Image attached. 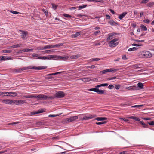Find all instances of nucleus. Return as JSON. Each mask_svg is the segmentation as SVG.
I'll return each instance as SVG.
<instances>
[{"mask_svg":"<svg viewBox=\"0 0 154 154\" xmlns=\"http://www.w3.org/2000/svg\"><path fill=\"white\" fill-rule=\"evenodd\" d=\"M47 68L46 66H39L38 67L33 66L32 67H24L20 68L15 69H13V72L14 73H19L23 71L29 69H35L38 70L46 69Z\"/></svg>","mask_w":154,"mask_h":154,"instance_id":"nucleus-1","label":"nucleus"},{"mask_svg":"<svg viewBox=\"0 0 154 154\" xmlns=\"http://www.w3.org/2000/svg\"><path fill=\"white\" fill-rule=\"evenodd\" d=\"M19 123V122H14L12 123H9L8 125H14V124H17Z\"/></svg>","mask_w":154,"mask_h":154,"instance_id":"nucleus-61","label":"nucleus"},{"mask_svg":"<svg viewBox=\"0 0 154 154\" xmlns=\"http://www.w3.org/2000/svg\"><path fill=\"white\" fill-rule=\"evenodd\" d=\"M10 12L12 14H17L19 13L18 12H17L16 11H14L13 10L10 11Z\"/></svg>","mask_w":154,"mask_h":154,"instance_id":"nucleus-49","label":"nucleus"},{"mask_svg":"<svg viewBox=\"0 0 154 154\" xmlns=\"http://www.w3.org/2000/svg\"><path fill=\"white\" fill-rule=\"evenodd\" d=\"M8 94V95H7L8 96H13V95H11V94H13L15 96H16L17 94V93L15 92H5V94Z\"/></svg>","mask_w":154,"mask_h":154,"instance_id":"nucleus-14","label":"nucleus"},{"mask_svg":"<svg viewBox=\"0 0 154 154\" xmlns=\"http://www.w3.org/2000/svg\"><path fill=\"white\" fill-rule=\"evenodd\" d=\"M45 112V111L44 109H41L37 111L32 112L31 113V115H35L37 114H39L43 113Z\"/></svg>","mask_w":154,"mask_h":154,"instance_id":"nucleus-12","label":"nucleus"},{"mask_svg":"<svg viewBox=\"0 0 154 154\" xmlns=\"http://www.w3.org/2000/svg\"><path fill=\"white\" fill-rule=\"evenodd\" d=\"M43 11L45 13V14L47 16L48 15V11L45 10H43Z\"/></svg>","mask_w":154,"mask_h":154,"instance_id":"nucleus-59","label":"nucleus"},{"mask_svg":"<svg viewBox=\"0 0 154 154\" xmlns=\"http://www.w3.org/2000/svg\"><path fill=\"white\" fill-rule=\"evenodd\" d=\"M20 32H21V37L23 40H26L28 37V33L27 31H24L20 30Z\"/></svg>","mask_w":154,"mask_h":154,"instance_id":"nucleus-5","label":"nucleus"},{"mask_svg":"<svg viewBox=\"0 0 154 154\" xmlns=\"http://www.w3.org/2000/svg\"><path fill=\"white\" fill-rule=\"evenodd\" d=\"M22 47V44H17V45H12L10 47V48H18L19 47Z\"/></svg>","mask_w":154,"mask_h":154,"instance_id":"nucleus-23","label":"nucleus"},{"mask_svg":"<svg viewBox=\"0 0 154 154\" xmlns=\"http://www.w3.org/2000/svg\"><path fill=\"white\" fill-rule=\"evenodd\" d=\"M84 115V114H80V115H79L77 116H79V119H80V120H82L83 117H82V116L83 115Z\"/></svg>","mask_w":154,"mask_h":154,"instance_id":"nucleus-50","label":"nucleus"},{"mask_svg":"<svg viewBox=\"0 0 154 154\" xmlns=\"http://www.w3.org/2000/svg\"><path fill=\"white\" fill-rule=\"evenodd\" d=\"M87 6V5H80L78 7V9L79 10H80L81 9H83L84 8L86 7Z\"/></svg>","mask_w":154,"mask_h":154,"instance_id":"nucleus-30","label":"nucleus"},{"mask_svg":"<svg viewBox=\"0 0 154 154\" xmlns=\"http://www.w3.org/2000/svg\"><path fill=\"white\" fill-rule=\"evenodd\" d=\"M154 5V2H152L149 3L147 4L148 6L149 7H151Z\"/></svg>","mask_w":154,"mask_h":154,"instance_id":"nucleus-37","label":"nucleus"},{"mask_svg":"<svg viewBox=\"0 0 154 154\" xmlns=\"http://www.w3.org/2000/svg\"><path fill=\"white\" fill-rule=\"evenodd\" d=\"M65 96L64 93L61 91H60L58 93L56 94L55 96L58 98H61Z\"/></svg>","mask_w":154,"mask_h":154,"instance_id":"nucleus-9","label":"nucleus"},{"mask_svg":"<svg viewBox=\"0 0 154 154\" xmlns=\"http://www.w3.org/2000/svg\"><path fill=\"white\" fill-rule=\"evenodd\" d=\"M62 45V43H59L54 45H53V48H57L60 47V46Z\"/></svg>","mask_w":154,"mask_h":154,"instance_id":"nucleus-29","label":"nucleus"},{"mask_svg":"<svg viewBox=\"0 0 154 154\" xmlns=\"http://www.w3.org/2000/svg\"><path fill=\"white\" fill-rule=\"evenodd\" d=\"M100 33V31L98 30V31H97L95 32L93 34L94 35H97L98 34Z\"/></svg>","mask_w":154,"mask_h":154,"instance_id":"nucleus-52","label":"nucleus"},{"mask_svg":"<svg viewBox=\"0 0 154 154\" xmlns=\"http://www.w3.org/2000/svg\"><path fill=\"white\" fill-rule=\"evenodd\" d=\"M53 48V47L52 45H46L44 47H43L41 48V50H44L45 49H49V48Z\"/></svg>","mask_w":154,"mask_h":154,"instance_id":"nucleus-17","label":"nucleus"},{"mask_svg":"<svg viewBox=\"0 0 154 154\" xmlns=\"http://www.w3.org/2000/svg\"><path fill=\"white\" fill-rule=\"evenodd\" d=\"M108 85L107 83H103L101 84V86H106Z\"/></svg>","mask_w":154,"mask_h":154,"instance_id":"nucleus-60","label":"nucleus"},{"mask_svg":"<svg viewBox=\"0 0 154 154\" xmlns=\"http://www.w3.org/2000/svg\"><path fill=\"white\" fill-rule=\"evenodd\" d=\"M127 13L124 12L122 13L121 15L119 16V18L120 19H122L127 14Z\"/></svg>","mask_w":154,"mask_h":154,"instance_id":"nucleus-19","label":"nucleus"},{"mask_svg":"<svg viewBox=\"0 0 154 154\" xmlns=\"http://www.w3.org/2000/svg\"><path fill=\"white\" fill-rule=\"evenodd\" d=\"M94 117V116L93 115H91L89 116H84L83 117L82 120H88L90 119H91Z\"/></svg>","mask_w":154,"mask_h":154,"instance_id":"nucleus-13","label":"nucleus"},{"mask_svg":"<svg viewBox=\"0 0 154 154\" xmlns=\"http://www.w3.org/2000/svg\"><path fill=\"white\" fill-rule=\"evenodd\" d=\"M126 151H122L120 152L119 154H126Z\"/></svg>","mask_w":154,"mask_h":154,"instance_id":"nucleus-64","label":"nucleus"},{"mask_svg":"<svg viewBox=\"0 0 154 154\" xmlns=\"http://www.w3.org/2000/svg\"><path fill=\"white\" fill-rule=\"evenodd\" d=\"M34 98H38L40 100H52L54 97L52 96H48L47 95H44L43 94H39L38 95H34Z\"/></svg>","mask_w":154,"mask_h":154,"instance_id":"nucleus-2","label":"nucleus"},{"mask_svg":"<svg viewBox=\"0 0 154 154\" xmlns=\"http://www.w3.org/2000/svg\"><path fill=\"white\" fill-rule=\"evenodd\" d=\"M10 58L8 57L2 56L0 57V61L8 60Z\"/></svg>","mask_w":154,"mask_h":154,"instance_id":"nucleus-16","label":"nucleus"},{"mask_svg":"<svg viewBox=\"0 0 154 154\" xmlns=\"http://www.w3.org/2000/svg\"><path fill=\"white\" fill-rule=\"evenodd\" d=\"M117 71V70L116 69H113L112 68H110L102 71L100 72V73H101L102 74H105L107 72H112V73H114L116 72Z\"/></svg>","mask_w":154,"mask_h":154,"instance_id":"nucleus-8","label":"nucleus"},{"mask_svg":"<svg viewBox=\"0 0 154 154\" xmlns=\"http://www.w3.org/2000/svg\"><path fill=\"white\" fill-rule=\"evenodd\" d=\"M105 90H100L99 88H97V93L99 94H104L105 93Z\"/></svg>","mask_w":154,"mask_h":154,"instance_id":"nucleus-18","label":"nucleus"},{"mask_svg":"<svg viewBox=\"0 0 154 154\" xmlns=\"http://www.w3.org/2000/svg\"><path fill=\"white\" fill-rule=\"evenodd\" d=\"M3 53H11L12 52V50H4L2 51Z\"/></svg>","mask_w":154,"mask_h":154,"instance_id":"nucleus-36","label":"nucleus"},{"mask_svg":"<svg viewBox=\"0 0 154 154\" xmlns=\"http://www.w3.org/2000/svg\"><path fill=\"white\" fill-rule=\"evenodd\" d=\"M78 55H72L70 57V58L72 59H75L78 58Z\"/></svg>","mask_w":154,"mask_h":154,"instance_id":"nucleus-44","label":"nucleus"},{"mask_svg":"<svg viewBox=\"0 0 154 154\" xmlns=\"http://www.w3.org/2000/svg\"><path fill=\"white\" fill-rule=\"evenodd\" d=\"M80 33H81L80 32H78L72 35V38H75L79 35L80 34Z\"/></svg>","mask_w":154,"mask_h":154,"instance_id":"nucleus-27","label":"nucleus"},{"mask_svg":"<svg viewBox=\"0 0 154 154\" xmlns=\"http://www.w3.org/2000/svg\"><path fill=\"white\" fill-rule=\"evenodd\" d=\"M26 103V102L23 100H13V104L16 105L22 104Z\"/></svg>","mask_w":154,"mask_h":154,"instance_id":"nucleus-7","label":"nucleus"},{"mask_svg":"<svg viewBox=\"0 0 154 154\" xmlns=\"http://www.w3.org/2000/svg\"><path fill=\"white\" fill-rule=\"evenodd\" d=\"M143 21L147 24H149L150 22V20L148 19H145L143 20Z\"/></svg>","mask_w":154,"mask_h":154,"instance_id":"nucleus-42","label":"nucleus"},{"mask_svg":"<svg viewBox=\"0 0 154 154\" xmlns=\"http://www.w3.org/2000/svg\"><path fill=\"white\" fill-rule=\"evenodd\" d=\"M118 40L117 38H115L110 41L109 42L110 47H114L118 45L119 42H116Z\"/></svg>","mask_w":154,"mask_h":154,"instance_id":"nucleus-4","label":"nucleus"},{"mask_svg":"<svg viewBox=\"0 0 154 154\" xmlns=\"http://www.w3.org/2000/svg\"><path fill=\"white\" fill-rule=\"evenodd\" d=\"M148 123L150 125H154V121H151L148 122Z\"/></svg>","mask_w":154,"mask_h":154,"instance_id":"nucleus-48","label":"nucleus"},{"mask_svg":"<svg viewBox=\"0 0 154 154\" xmlns=\"http://www.w3.org/2000/svg\"><path fill=\"white\" fill-rule=\"evenodd\" d=\"M63 16L64 17H67L68 18H71V16L69 15L68 14H65L63 15Z\"/></svg>","mask_w":154,"mask_h":154,"instance_id":"nucleus-47","label":"nucleus"},{"mask_svg":"<svg viewBox=\"0 0 154 154\" xmlns=\"http://www.w3.org/2000/svg\"><path fill=\"white\" fill-rule=\"evenodd\" d=\"M132 46H142L141 44H134V43L132 45Z\"/></svg>","mask_w":154,"mask_h":154,"instance_id":"nucleus-51","label":"nucleus"},{"mask_svg":"<svg viewBox=\"0 0 154 154\" xmlns=\"http://www.w3.org/2000/svg\"><path fill=\"white\" fill-rule=\"evenodd\" d=\"M95 67V66L94 65H92L91 66H87L86 68H90L91 69H94Z\"/></svg>","mask_w":154,"mask_h":154,"instance_id":"nucleus-43","label":"nucleus"},{"mask_svg":"<svg viewBox=\"0 0 154 154\" xmlns=\"http://www.w3.org/2000/svg\"><path fill=\"white\" fill-rule=\"evenodd\" d=\"M79 118V116H75L64 119V122L68 123L75 121Z\"/></svg>","mask_w":154,"mask_h":154,"instance_id":"nucleus-3","label":"nucleus"},{"mask_svg":"<svg viewBox=\"0 0 154 154\" xmlns=\"http://www.w3.org/2000/svg\"><path fill=\"white\" fill-rule=\"evenodd\" d=\"M100 60V59L99 58H94L91 59L90 60V62H93V61H98Z\"/></svg>","mask_w":154,"mask_h":154,"instance_id":"nucleus-31","label":"nucleus"},{"mask_svg":"<svg viewBox=\"0 0 154 154\" xmlns=\"http://www.w3.org/2000/svg\"><path fill=\"white\" fill-rule=\"evenodd\" d=\"M129 118L131 119H134L137 121H139L140 120V118H138L137 117L135 116H131Z\"/></svg>","mask_w":154,"mask_h":154,"instance_id":"nucleus-21","label":"nucleus"},{"mask_svg":"<svg viewBox=\"0 0 154 154\" xmlns=\"http://www.w3.org/2000/svg\"><path fill=\"white\" fill-rule=\"evenodd\" d=\"M109 37L107 38V40H109L111 39H112L113 38V35L111 33H110L109 34Z\"/></svg>","mask_w":154,"mask_h":154,"instance_id":"nucleus-32","label":"nucleus"},{"mask_svg":"<svg viewBox=\"0 0 154 154\" xmlns=\"http://www.w3.org/2000/svg\"><path fill=\"white\" fill-rule=\"evenodd\" d=\"M116 79V77H109L107 78V80H112L115 79Z\"/></svg>","mask_w":154,"mask_h":154,"instance_id":"nucleus-41","label":"nucleus"},{"mask_svg":"<svg viewBox=\"0 0 154 154\" xmlns=\"http://www.w3.org/2000/svg\"><path fill=\"white\" fill-rule=\"evenodd\" d=\"M109 23L111 25H115L117 24V23L112 20H111L110 21H109Z\"/></svg>","mask_w":154,"mask_h":154,"instance_id":"nucleus-26","label":"nucleus"},{"mask_svg":"<svg viewBox=\"0 0 154 154\" xmlns=\"http://www.w3.org/2000/svg\"><path fill=\"white\" fill-rule=\"evenodd\" d=\"M79 80H82L84 82H86L90 81L91 79L89 78H82L80 79Z\"/></svg>","mask_w":154,"mask_h":154,"instance_id":"nucleus-15","label":"nucleus"},{"mask_svg":"<svg viewBox=\"0 0 154 154\" xmlns=\"http://www.w3.org/2000/svg\"><path fill=\"white\" fill-rule=\"evenodd\" d=\"M53 8L54 10H56L57 7V5L54 4H52Z\"/></svg>","mask_w":154,"mask_h":154,"instance_id":"nucleus-40","label":"nucleus"},{"mask_svg":"<svg viewBox=\"0 0 154 154\" xmlns=\"http://www.w3.org/2000/svg\"><path fill=\"white\" fill-rule=\"evenodd\" d=\"M60 139V137L58 136H57L55 137H53L51 138L52 140H57Z\"/></svg>","mask_w":154,"mask_h":154,"instance_id":"nucleus-45","label":"nucleus"},{"mask_svg":"<svg viewBox=\"0 0 154 154\" xmlns=\"http://www.w3.org/2000/svg\"><path fill=\"white\" fill-rule=\"evenodd\" d=\"M143 106V105H135L131 106V108H137L141 107Z\"/></svg>","mask_w":154,"mask_h":154,"instance_id":"nucleus-35","label":"nucleus"},{"mask_svg":"<svg viewBox=\"0 0 154 154\" xmlns=\"http://www.w3.org/2000/svg\"><path fill=\"white\" fill-rule=\"evenodd\" d=\"M140 27L141 29H143L144 31H146L147 30V28L146 26H145L143 25H141Z\"/></svg>","mask_w":154,"mask_h":154,"instance_id":"nucleus-34","label":"nucleus"},{"mask_svg":"<svg viewBox=\"0 0 154 154\" xmlns=\"http://www.w3.org/2000/svg\"><path fill=\"white\" fill-rule=\"evenodd\" d=\"M24 52H29V51H32L33 50L32 49H29V48H26L25 49H24Z\"/></svg>","mask_w":154,"mask_h":154,"instance_id":"nucleus-39","label":"nucleus"},{"mask_svg":"<svg viewBox=\"0 0 154 154\" xmlns=\"http://www.w3.org/2000/svg\"><path fill=\"white\" fill-rule=\"evenodd\" d=\"M97 88H90L88 89V91H93L97 92Z\"/></svg>","mask_w":154,"mask_h":154,"instance_id":"nucleus-33","label":"nucleus"},{"mask_svg":"<svg viewBox=\"0 0 154 154\" xmlns=\"http://www.w3.org/2000/svg\"><path fill=\"white\" fill-rule=\"evenodd\" d=\"M56 72L55 73H51V74H48L47 75V76H51V75H56Z\"/></svg>","mask_w":154,"mask_h":154,"instance_id":"nucleus-63","label":"nucleus"},{"mask_svg":"<svg viewBox=\"0 0 154 154\" xmlns=\"http://www.w3.org/2000/svg\"><path fill=\"white\" fill-rule=\"evenodd\" d=\"M142 56L146 58L150 57L152 56V54L148 51H145L141 53Z\"/></svg>","mask_w":154,"mask_h":154,"instance_id":"nucleus-6","label":"nucleus"},{"mask_svg":"<svg viewBox=\"0 0 154 154\" xmlns=\"http://www.w3.org/2000/svg\"><path fill=\"white\" fill-rule=\"evenodd\" d=\"M58 115H49L48 116L49 117H53L57 116H58Z\"/></svg>","mask_w":154,"mask_h":154,"instance_id":"nucleus-58","label":"nucleus"},{"mask_svg":"<svg viewBox=\"0 0 154 154\" xmlns=\"http://www.w3.org/2000/svg\"><path fill=\"white\" fill-rule=\"evenodd\" d=\"M53 56L50 55L49 56V57H45V56H43V57H41L39 56V57H38L36 59H44V60H45V59H51V58H52L53 57Z\"/></svg>","mask_w":154,"mask_h":154,"instance_id":"nucleus-11","label":"nucleus"},{"mask_svg":"<svg viewBox=\"0 0 154 154\" xmlns=\"http://www.w3.org/2000/svg\"><path fill=\"white\" fill-rule=\"evenodd\" d=\"M3 103L7 104H13V100L10 99H6L4 100L0 101Z\"/></svg>","mask_w":154,"mask_h":154,"instance_id":"nucleus-10","label":"nucleus"},{"mask_svg":"<svg viewBox=\"0 0 154 154\" xmlns=\"http://www.w3.org/2000/svg\"><path fill=\"white\" fill-rule=\"evenodd\" d=\"M68 57L67 56H59L58 57V59L61 60H64L67 59Z\"/></svg>","mask_w":154,"mask_h":154,"instance_id":"nucleus-24","label":"nucleus"},{"mask_svg":"<svg viewBox=\"0 0 154 154\" xmlns=\"http://www.w3.org/2000/svg\"><path fill=\"white\" fill-rule=\"evenodd\" d=\"M23 97L26 98H34V95H24L23 96Z\"/></svg>","mask_w":154,"mask_h":154,"instance_id":"nucleus-25","label":"nucleus"},{"mask_svg":"<svg viewBox=\"0 0 154 154\" xmlns=\"http://www.w3.org/2000/svg\"><path fill=\"white\" fill-rule=\"evenodd\" d=\"M138 87L139 88V89H142L144 88L143 86L144 85L141 82H139L137 84Z\"/></svg>","mask_w":154,"mask_h":154,"instance_id":"nucleus-20","label":"nucleus"},{"mask_svg":"<svg viewBox=\"0 0 154 154\" xmlns=\"http://www.w3.org/2000/svg\"><path fill=\"white\" fill-rule=\"evenodd\" d=\"M137 49V48L136 47H133L132 48H129L128 49V51H134Z\"/></svg>","mask_w":154,"mask_h":154,"instance_id":"nucleus-28","label":"nucleus"},{"mask_svg":"<svg viewBox=\"0 0 154 154\" xmlns=\"http://www.w3.org/2000/svg\"><path fill=\"white\" fill-rule=\"evenodd\" d=\"M88 2H101L102 0H88Z\"/></svg>","mask_w":154,"mask_h":154,"instance_id":"nucleus-38","label":"nucleus"},{"mask_svg":"<svg viewBox=\"0 0 154 154\" xmlns=\"http://www.w3.org/2000/svg\"><path fill=\"white\" fill-rule=\"evenodd\" d=\"M120 87V85H117L115 86V88L117 90L119 89V88Z\"/></svg>","mask_w":154,"mask_h":154,"instance_id":"nucleus-56","label":"nucleus"},{"mask_svg":"<svg viewBox=\"0 0 154 154\" xmlns=\"http://www.w3.org/2000/svg\"><path fill=\"white\" fill-rule=\"evenodd\" d=\"M134 40L135 41H136L137 42H144V40H136V39H134Z\"/></svg>","mask_w":154,"mask_h":154,"instance_id":"nucleus-62","label":"nucleus"},{"mask_svg":"<svg viewBox=\"0 0 154 154\" xmlns=\"http://www.w3.org/2000/svg\"><path fill=\"white\" fill-rule=\"evenodd\" d=\"M122 58L124 60H127V59L126 55H124L122 56Z\"/></svg>","mask_w":154,"mask_h":154,"instance_id":"nucleus-55","label":"nucleus"},{"mask_svg":"<svg viewBox=\"0 0 154 154\" xmlns=\"http://www.w3.org/2000/svg\"><path fill=\"white\" fill-rule=\"evenodd\" d=\"M149 0H142L141 2V4H145L147 3L148 1Z\"/></svg>","mask_w":154,"mask_h":154,"instance_id":"nucleus-46","label":"nucleus"},{"mask_svg":"<svg viewBox=\"0 0 154 154\" xmlns=\"http://www.w3.org/2000/svg\"><path fill=\"white\" fill-rule=\"evenodd\" d=\"M133 67L135 68L136 69L137 68H139V65L137 64H135L133 65Z\"/></svg>","mask_w":154,"mask_h":154,"instance_id":"nucleus-57","label":"nucleus"},{"mask_svg":"<svg viewBox=\"0 0 154 154\" xmlns=\"http://www.w3.org/2000/svg\"><path fill=\"white\" fill-rule=\"evenodd\" d=\"M106 123L105 122L102 121L99 122H96V124L98 125H101Z\"/></svg>","mask_w":154,"mask_h":154,"instance_id":"nucleus-53","label":"nucleus"},{"mask_svg":"<svg viewBox=\"0 0 154 154\" xmlns=\"http://www.w3.org/2000/svg\"><path fill=\"white\" fill-rule=\"evenodd\" d=\"M96 120H97L98 121H103L106 119H107L105 117H97L95 118Z\"/></svg>","mask_w":154,"mask_h":154,"instance_id":"nucleus-22","label":"nucleus"},{"mask_svg":"<svg viewBox=\"0 0 154 154\" xmlns=\"http://www.w3.org/2000/svg\"><path fill=\"white\" fill-rule=\"evenodd\" d=\"M114 87V86L112 85H110L108 86V88L110 89H112Z\"/></svg>","mask_w":154,"mask_h":154,"instance_id":"nucleus-54","label":"nucleus"}]
</instances>
